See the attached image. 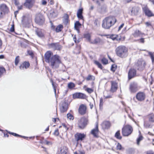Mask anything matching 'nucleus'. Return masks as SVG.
Masks as SVG:
<instances>
[{
    "instance_id": "nucleus-1",
    "label": "nucleus",
    "mask_w": 154,
    "mask_h": 154,
    "mask_svg": "<svg viewBox=\"0 0 154 154\" xmlns=\"http://www.w3.org/2000/svg\"><path fill=\"white\" fill-rule=\"evenodd\" d=\"M52 52L50 51H47L45 54V61L49 63L53 69H56L59 67V65L61 63L60 57L57 55H52Z\"/></svg>"
},
{
    "instance_id": "nucleus-2",
    "label": "nucleus",
    "mask_w": 154,
    "mask_h": 154,
    "mask_svg": "<svg viewBox=\"0 0 154 154\" xmlns=\"http://www.w3.org/2000/svg\"><path fill=\"white\" fill-rule=\"evenodd\" d=\"M116 20V17L114 16L106 17L102 21V27L104 29H109L115 24Z\"/></svg>"
},
{
    "instance_id": "nucleus-3",
    "label": "nucleus",
    "mask_w": 154,
    "mask_h": 154,
    "mask_svg": "<svg viewBox=\"0 0 154 154\" xmlns=\"http://www.w3.org/2000/svg\"><path fill=\"white\" fill-rule=\"evenodd\" d=\"M128 49L125 46L121 45L117 47L116 49L117 55L122 58L125 57L128 55Z\"/></svg>"
},
{
    "instance_id": "nucleus-4",
    "label": "nucleus",
    "mask_w": 154,
    "mask_h": 154,
    "mask_svg": "<svg viewBox=\"0 0 154 154\" xmlns=\"http://www.w3.org/2000/svg\"><path fill=\"white\" fill-rule=\"evenodd\" d=\"M133 131L131 126L129 125H126L122 129V134L124 136H128L131 134Z\"/></svg>"
},
{
    "instance_id": "nucleus-5",
    "label": "nucleus",
    "mask_w": 154,
    "mask_h": 154,
    "mask_svg": "<svg viewBox=\"0 0 154 154\" xmlns=\"http://www.w3.org/2000/svg\"><path fill=\"white\" fill-rule=\"evenodd\" d=\"M45 18L44 15L40 13L36 15L35 18V22L40 25H43L45 23Z\"/></svg>"
},
{
    "instance_id": "nucleus-6",
    "label": "nucleus",
    "mask_w": 154,
    "mask_h": 154,
    "mask_svg": "<svg viewBox=\"0 0 154 154\" xmlns=\"http://www.w3.org/2000/svg\"><path fill=\"white\" fill-rule=\"evenodd\" d=\"M88 122V120L87 118L82 117L78 119L77 124L80 128L83 129L87 125Z\"/></svg>"
},
{
    "instance_id": "nucleus-7",
    "label": "nucleus",
    "mask_w": 154,
    "mask_h": 154,
    "mask_svg": "<svg viewBox=\"0 0 154 154\" xmlns=\"http://www.w3.org/2000/svg\"><path fill=\"white\" fill-rule=\"evenodd\" d=\"M129 89L132 93H134L138 89L137 83L135 82L131 83L130 85Z\"/></svg>"
},
{
    "instance_id": "nucleus-8",
    "label": "nucleus",
    "mask_w": 154,
    "mask_h": 154,
    "mask_svg": "<svg viewBox=\"0 0 154 154\" xmlns=\"http://www.w3.org/2000/svg\"><path fill=\"white\" fill-rule=\"evenodd\" d=\"M73 97L74 98H79L81 99H85L87 97L84 94L81 93H75L73 94Z\"/></svg>"
},
{
    "instance_id": "nucleus-9",
    "label": "nucleus",
    "mask_w": 154,
    "mask_h": 154,
    "mask_svg": "<svg viewBox=\"0 0 154 154\" xmlns=\"http://www.w3.org/2000/svg\"><path fill=\"white\" fill-rule=\"evenodd\" d=\"M48 46L50 48H52L54 50H60L61 48V46L58 43H53L49 44Z\"/></svg>"
},
{
    "instance_id": "nucleus-10",
    "label": "nucleus",
    "mask_w": 154,
    "mask_h": 154,
    "mask_svg": "<svg viewBox=\"0 0 154 154\" xmlns=\"http://www.w3.org/2000/svg\"><path fill=\"white\" fill-rule=\"evenodd\" d=\"M68 152V148L65 146L61 147L58 150L57 154H66Z\"/></svg>"
},
{
    "instance_id": "nucleus-11",
    "label": "nucleus",
    "mask_w": 154,
    "mask_h": 154,
    "mask_svg": "<svg viewBox=\"0 0 154 154\" xmlns=\"http://www.w3.org/2000/svg\"><path fill=\"white\" fill-rule=\"evenodd\" d=\"M111 88L110 91L114 92L116 91L118 88L117 83L115 81H111Z\"/></svg>"
},
{
    "instance_id": "nucleus-12",
    "label": "nucleus",
    "mask_w": 154,
    "mask_h": 154,
    "mask_svg": "<svg viewBox=\"0 0 154 154\" xmlns=\"http://www.w3.org/2000/svg\"><path fill=\"white\" fill-rule=\"evenodd\" d=\"M136 71L133 69H130L128 73V78L129 79H130L135 77L136 75Z\"/></svg>"
},
{
    "instance_id": "nucleus-13",
    "label": "nucleus",
    "mask_w": 154,
    "mask_h": 154,
    "mask_svg": "<svg viewBox=\"0 0 154 154\" xmlns=\"http://www.w3.org/2000/svg\"><path fill=\"white\" fill-rule=\"evenodd\" d=\"M98 124L97 123L96 124L95 128L91 130V133L94 137H97L98 136Z\"/></svg>"
},
{
    "instance_id": "nucleus-14",
    "label": "nucleus",
    "mask_w": 154,
    "mask_h": 154,
    "mask_svg": "<svg viewBox=\"0 0 154 154\" xmlns=\"http://www.w3.org/2000/svg\"><path fill=\"white\" fill-rule=\"evenodd\" d=\"M86 109V106L83 104H81L79 109V113L81 115H83L85 113Z\"/></svg>"
},
{
    "instance_id": "nucleus-15",
    "label": "nucleus",
    "mask_w": 154,
    "mask_h": 154,
    "mask_svg": "<svg viewBox=\"0 0 154 154\" xmlns=\"http://www.w3.org/2000/svg\"><path fill=\"white\" fill-rule=\"evenodd\" d=\"M85 135L83 134L78 133L75 135V139L77 141L82 140L85 138Z\"/></svg>"
},
{
    "instance_id": "nucleus-16",
    "label": "nucleus",
    "mask_w": 154,
    "mask_h": 154,
    "mask_svg": "<svg viewBox=\"0 0 154 154\" xmlns=\"http://www.w3.org/2000/svg\"><path fill=\"white\" fill-rule=\"evenodd\" d=\"M67 104L65 102H62L60 107V111L64 112L67 110Z\"/></svg>"
},
{
    "instance_id": "nucleus-17",
    "label": "nucleus",
    "mask_w": 154,
    "mask_h": 154,
    "mask_svg": "<svg viewBox=\"0 0 154 154\" xmlns=\"http://www.w3.org/2000/svg\"><path fill=\"white\" fill-rule=\"evenodd\" d=\"M0 10L4 13H7L9 11L8 8L5 4H4L0 5Z\"/></svg>"
},
{
    "instance_id": "nucleus-18",
    "label": "nucleus",
    "mask_w": 154,
    "mask_h": 154,
    "mask_svg": "<svg viewBox=\"0 0 154 154\" xmlns=\"http://www.w3.org/2000/svg\"><path fill=\"white\" fill-rule=\"evenodd\" d=\"M145 15L149 17L154 16L153 13L146 6H145Z\"/></svg>"
},
{
    "instance_id": "nucleus-19",
    "label": "nucleus",
    "mask_w": 154,
    "mask_h": 154,
    "mask_svg": "<svg viewBox=\"0 0 154 154\" xmlns=\"http://www.w3.org/2000/svg\"><path fill=\"white\" fill-rule=\"evenodd\" d=\"M136 98L139 101H142L144 99V94L143 92H139L136 95Z\"/></svg>"
},
{
    "instance_id": "nucleus-20",
    "label": "nucleus",
    "mask_w": 154,
    "mask_h": 154,
    "mask_svg": "<svg viewBox=\"0 0 154 154\" xmlns=\"http://www.w3.org/2000/svg\"><path fill=\"white\" fill-rule=\"evenodd\" d=\"M142 62L143 60L141 59H139L138 60L136 64V66H137V68L138 69L140 70L143 69L142 68L144 66V63L143 62V65Z\"/></svg>"
},
{
    "instance_id": "nucleus-21",
    "label": "nucleus",
    "mask_w": 154,
    "mask_h": 154,
    "mask_svg": "<svg viewBox=\"0 0 154 154\" xmlns=\"http://www.w3.org/2000/svg\"><path fill=\"white\" fill-rule=\"evenodd\" d=\"M35 33L39 37L42 38L44 36V33L43 30L37 28L35 30Z\"/></svg>"
},
{
    "instance_id": "nucleus-22",
    "label": "nucleus",
    "mask_w": 154,
    "mask_h": 154,
    "mask_svg": "<svg viewBox=\"0 0 154 154\" xmlns=\"http://www.w3.org/2000/svg\"><path fill=\"white\" fill-rule=\"evenodd\" d=\"M140 9L137 7H134L132 8L131 11V14L132 15H137L138 14Z\"/></svg>"
},
{
    "instance_id": "nucleus-23",
    "label": "nucleus",
    "mask_w": 154,
    "mask_h": 154,
    "mask_svg": "<svg viewBox=\"0 0 154 154\" xmlns=\"http://www.w3.org/2000/svg\"><path fill=\"white\" fill-rule=\"evenodd\" d=\"M33 0H26L24 5L28 8H31L33 5Z\"/></svg>"
},
{
    "instance_id": "nucleus-24",
    "label": "nucleus",
    "mask_w": 154,
    "mask_h": 154,
    "mask_svg": "<svg viewBox=\"0 0 154 154\" xmlns=\"http://www.w3.org/2000/svg\"><path fill=\"white\" fill-rule=\"evenodd\" d=\"M101 125L103 129H105L109 128L110 127V124L108 121H104L102 123Z\"/></svg>"
},
{
    "instance_id": "nucleus-25",
    "label": "nucleus",
    "mask_w": 154,
    "mask_h": 154,
    "mask_svg": "<svg viewBox=\"0 0 154 154\" xmlns=\"http://www.w3.org/2000/svg\"><path fill=\"white\" fill-rule=\"evenodd\" d=\"M29 62H25L20 65V68L21 70L23 69L24 68L26 69L29 67Z\"/></svg>"
},
{
    "instance_id": "nucleus-26",
    "label": "nucleus",
    "mask_w": 154,
    "mask_h": 154,
    "mask_svg": "<svg viewBox=\"0 0 154 154\" xmlns=\"http://www.w3.org/2000/svg\"><path fill=\"white\" fill-rule=\"evenodd\" d=\"M146 118L149 121L151 122H154V114H150L146 116Z\"/></svg>"
},
{
    "instance_id": "nucleus-27",
    "label": "nucleus",
    "mask_w": 154,
    "mask_h": 154,
    "mask_svg": "<svg viewBox=\"0 0 154 154\" xmlns=\"http://www.w3.org/2000/svg\"><path fill=\"white\" fill-rule=\"evenodd\" d=\"M143 35V33H142L138 30H135L133 34V35L135 38H137L139 37H141Z\"/></svg>"
},
{
    "instance_id": "nucleus-28",
    "label": "nucleus",
    "mask_w": 154,
    "mask_h": 154,
    "mask_svg": "<svg viewBox=\"0 0 154 154\" xmlns=\"http://www.w3.org/2000/svg\"><path fill=\"white\" fill-rule=\"evenodd\" d=\"M81 26V24L79 21H76L75 23L74 28L77 31L78 33L79 32V28Z\"/></svg>"
},
{
    "instance_id": "nucleus-29",
    "label": "nucleus",
    "mask_w": 154,
    "mask_h": 154,
    "mask_svg": "<svg viewBox=\"0 0 154 154\" xmlns=\"http://www.w3.org/2000/svg\"><path fill=\"white\" fill-rule=\"evenodd\" d=\"M83 11V9L81 8L79 9L77 12V17L80 19H82L83 18V16L82 15Z\"/></svg>"
},
{
    "instance_id": "nucleus-30",
    "label": "nucleus",
    "mask_w": 154,
    "mask_h": 154,
    "mask_svg": "<svg viewBox=\"0 0 154 154\" xmlns=\"http://www.w3.org/2000/svg\"><path fill=\"white\" fill-rule=\"evenodd\" d=\"M148 54V55L150 57L152 60V63L153 64L154 63V55L153 53L146 51L145 50V54Z\"/></svg>"
},
{
    "instance_id": "nucleus-31",
    "label": "nucleus",
    "mask_w": 154,
    "mask_h": 154,
    "mask_svg": "<svg viewBox=\"0 0 154 154\" xmlns=\"http://www.w3.org/2000/svg\"><path fill=\"white\" fill-rule=\"evenodd\" d=\"M84 37L90 43L91 42V35L89 33H86L84 34Z\"/></svg>"
},
{
    "instance_id": "nucleus-32",
    "label": "nucleus",
    "mask_w": 154,
    "mask_h": 154,
    "mask_svg": "<svg viewBox=\"0 0 154 154\" xmlns=\"http://www.w3.org/2000/svg\"><path fill=\"white\" fill-rule=\"evenodd\" d=\"M107 11V7L106 5H102L101 7L100 12L102 13L106 12Z\"/></svg>"
},
{
    "instance_id": "nucleus-33",
    "label": "nucleus",
    "mask_w": 154,
    "mask_h": 154,
    "mask_svg": "<svg viewBox=\"0 0 154 154\" xmlns=\"http://www.w3.org/2000/svg\"><path fill=\"white\" fill-rule=\"evenodd\" d=\"M30 20V19H29L27 17L25 16L23 17L22 20V21L23 23H27L29 22Z\"/></svg>"
},
{
    "instance_id": "nucleus-34",
    "label": "nucleus",
    "mask_w": 154,
    "mask_h": 154,
    "mask_svg": "<svg viewBox=\"0 0 154 154\" xmlns=\"http://www.w3.org/2000/svg\"><path fill=\"white\" fill-rule=\"evenodd\" d=\"M57 16V13L55 11H52L50 13L49 17L50 18H54Z\"/></svg>"
},
{
    "instance_id": "nucleus-35",
    "label": "nucleus",
    "mask_w": 154,
    "mask_h": 154,
    "mask_svg": "<svg viewBox=\"0 0 154 154\" xmlns=\"http://www.w3.org/2000/svg\"><path fill=\"white\" fill-rule=\"evenodd\" d=\"M115 137L118 139H121L122 138V136L120 135V131H118L115 135Z\"/></svg>"
},
{
    "instance_id": "nucleus-36",
    "label": "nucleus",
    "mask_w": 154,
    "mask_h": 154,
    "mask_svg": "<svg viewBox=\"0 0 154 154\" xmlns=\"http://www.w3.org/2000/svg\"><path fill=\"white\" fill-rule=\"evenodd\" d=\"M75 87V85L74 83L70 82L68 84V87L69 89H72Z\"/></svg>"
},
{
    "instance_id": "nucleus-37",
    "label": "nucleus",
    "mask_w": 154,
    "mask_h": 154,
    "mask_svg": "<svg viewBox=\"0 0 154 154\" xmlns=\"http://www.w3.org/2000/svg\"><path fill=\"white\" fill-rule=\"evenodd\" d=\"M63 28V26L61 25H59L56 28V31L57 32H59L61 31Z\"/></svg>"
},
{
    "instance_id": "nucleus-38",
    "label": "nucleus",
    "mask_w": 154,
    "mask_h": 154,
    "mask_svg": "<svg viewBox=\"0 0 154 154\" xmlns=\"http://www.w3.org/2000/svg\"><path fill=\"white\" fill-rule=\"evenodd\" d=\"M65 18L64 21L63 22L64 23L66 24L67 25L69 22V16L67 14H66L65 15Z\"/></svg>"
},
{
    "instance_id": "nucleus-39",
    "label": "nucleus",
    "mask_w": 154,
    "mask_h": 154,
    "mask_svg": "<svg viewBox=\"0 0 154 154\" xmlns=\"http://www.w3.org/2000/svg\"><path fill=\"white\" fill-rule=\"evenodd\" d=\"M95 79V77L90 75H88V76L86 78V79L87 81H89L90 80H94Z\"/></svg>"
},
{
    "instance_id": "nucleus-40",
    "label": "nucleus",
    "mask_w": 154,
    "mask_h": 154,
    "mask_svg": "<svg viewBox=\"0 0 154 154\" xmlns=\"http://www.w3.org/2000/svg\"><path fill=\"white\" fill-rule=\"evenodd\" d=\"M100 41V40L99 38H95L94 40L93 41H91L90 43L93 44H97V43L99 42Z\"/></svg>"
},
{
    "instance_id": "nucleus-41",
    "label": "nucleus",
    "mask_w": 154,
    "mask_h": 154,
    "mask_svg": "<svg viewBox=\"0 0 154 154\" xmlns=\"http://www.w3.org/2000/svg\"><path fill=\"white\" fill-rule=\"evenodd\" d=\"M94 63L97 66L98 68L101 69H102L103 66L100 63L97 61L95 60L94 61Z\"/></svg>"
},
{
    "instance_id": "nucleus-42",
    "label": "nucleus",
    "mask_w": 154,
    "mask_h": 154,
    "mask_svg": "<svg viewBox=\"0 0 154 154\" xmlns=\"http://www.w3.org/2000/svg\"><path fill=\"white\" fill-rule=\"evenodd\" d=\"M85 91L89 94H91L94 91V89L91 88H87L85 89Z\"/></svg>"
},
{
    "instance_id": "nucleus-43",
    "label": "nucleus",
    "mask_w": 154,
    "mask_h": 154,
    "mask_svg": "<svg viewBox=\"0 0 154 154\" xmlns=\"http://www.w3.org/2000/svg\"><path fill=\"white\" fill-rule=\"evenodd\" d=\"M20 61V57L19 56H17L15 60V64L16 66H17Z\"/></svg>"
},
{
    "instance_id": "nucleus-44",
    "label": "nucleus",
    "mask_w": 154,
    "mask_h": 154,
    "mask_svg": "<svg viewBox=\"0 0 154 154\" xmlns=\"http://www.w3.org/2000/svg\"><path fill=\"white\" fill-rule=\"evenodd\" d=\"M101 62L103 64L106 65L108 63V60L106 58H103L101 60Z\"/></svg>"
},
{
    "instance_id": "nucleus-45",
    "label": "nucleus",
    "mask_w": 154,
    "mask_h": 154,
    "mask_svg": "<svg viewBox=\"0 0 154 154\" xmlns=\"http://www.w3.org/2000/svg\"><path fill=\"white\" fill-rule=\"evenodd\" d=\"M103 98H101L100 99V100L99 106L100 109H102L103 108Z\"/></svg>"
},
{
    "instance_id": "nucleus-46",
    "label": "nucleus",
    "mask_w": 154,
    "mask_h": 154,
    "mask_svg": "<svg viewBox=\"0 0 154 154\" xmlns=\"http://www.w3.org/2000/svg\"><path fill=\"white\" fill-rule=\"evenodd\" d=\"M5 71V69L3 67H0V77L3 74Z\"/></svg>"
},
{
    "instance_id": "nucleus-47",
    "label": "nucleus",
    "mask_w": 154,
    "mask_h": 154,
    "mask_svg": "<svg viewBox=\"0 0 154 154\" xmlns=\"http://www.w3.org/2000/svg\"><path fill=\"white\" fill-rule=\"evenodd\" d=\"M117 68V66L115 64H113L111 68V70L112 71L114 72L116 70Z\"/></svg>"
},
{
    "instance_id": "nucleus-48",
    "label": "nucleus",
    "mask_w": 154,
    "mask_h": 154,
    "mask_svg": "<svg viewBox=\"0 0 154 154\" xmlns=\"http://www.w3.org/2000/svg\"><path fill=\"white\" fill-rule=\"evenodd\" d=\"M122 147L121 144L119 143L117 144L116 149L117 150H121L122 149Z\"/></svg>"
},
{
    "instance_id": "nucleus-49",
    "label": "nucleus",
    "mask_w": 154,
    "mask_h": 154,
    "mask_svg": "<svg viewBox=\"0 0 154 154\" xmlns=\"http://www.w3.org/2000/svg\"><path fill=\"white\" fill-rule=\"evenodd\" d=\"M143 137L141 136H140L137 139V145L139 144L140 141L143 139Z\"/></svg>"
},
{
    "instance_id": "nucleus-50",
    "label": "nucleus",
    "mask_w": 154,
    "mask_h": 154,
    "mask_svg": "<svg viewBox=\"0 0 154 154\" xmlns=\"http://www.w3.org/2000/svg\"><path fill=\"white\" fill-rule=\"evenodd\" d=\"M117 37H118L117 35H113L110 36V38L113 40H117L118 38H117Z\"/></svg>"
},
{
    "instance_id": "nucleus-51",
    "label": "nucleus",
    "mask_w": 154,
    "mask_h": 154,
    "mask_svg": "<svg viewBox=\"0 0 154 154\" xmlns=\"http://www.w3.org/2000/svg\"><path fill=\"white\" fill-rule=\"evenodd\" d=\"M67 116L68 119H69L70 120L73 119V117L71 114L68 113L67 114Z\"/></svg>"
},
{
    "instance_id": "nucleus-52",
    "label": "nucleus",
    "mask_w": 154,
    "mask_h": 154,
    "mask_svg": "<svg viewBox=\"0 0 154 154\" xmlns=\"http://www.w3.org/2000/svg\"><path fill=\"white\" fill-rule=\"evenodd\" d=\"M51 81L52 83V86L53 88L55 93V94H56V88L57 87L56 85H55L54 84L53 82V81L51 80Z\"/></svg>"
},
{
    "instance_id": "nucleus-53",
    "label": "nucleus",
    "mask_w": 154,
    "mask_h": 154,
    "mask_svg": "<svg viewBox=\"0 0 154 154\" xmlns=\"http://www.w3.org/2000/svg\"><path fill=\"white\" fill-rule=\"evenodd\" d=\"M146 154H154V152L152 150H149L146 151Z\"/></svg>"
},
{
    "instance_id": "nucleus-54",
    "label": "nucleus",
    "mask_w": 154,
    "mask_h": 154,
    "mask_svg": "<svg viewBox=\"0 0 154 154\" xmlns=\"http://www.w3.org/2000/svg\"><path fill=\"white\" fill-rule=\"evenodd\" d=\"M8 133L11 134H12L13 135L15 136H18V137H22V136H21V135H20L18 134H17L16 133H12V132H8Z\"/></svg>"
},
{
    "instance_id": "nucleus-55",
    "label": "nucleus",
    "mask_w": 154,
    "mask_h": 154,
    "mask_svg": "<svg viewBox=\"0 0 154 154\" xmlns=\"http://www.w3.org/2000/svg\"><path fill=\"white\" fill-rule=\"evenodd\" d=\"M14 31V24L12 25L10 29V31L11 32H13Z\"/></svg>"
},
{
    "instance_id": "nucleus-56",
    "label": "nucleus",
    "mask_w": 154,
    "mask_h": 154,
    "mask_svg": "<svg viewBox=\"0 0 154 154\" xmlns=\"http://www.w3.org/2000/svg\"><path fill=\"white\" fill-rule=\"evenodd\" d=\"M54 134L57 136H58L59 134V132L58 129H56L55 130L54 132Z\"/></svg>"
},
{
    "instance_id": "nucleus-57",
    "label": "nucleus",
    "mask_w": 154,
    "mask_h": 154,
    "mask_svg": "<svg viewBox=\"0 0 154 154\" xmlns=\"http://www.w3.org/2000/svg\"><path fill=\"white\" fill-rule=\"evenodd\" d=\"M5 13H4L3 12L1 11V12H0V18L1 19L3 17L4 15L5 14Z\"/></svg>"
},
{
    "instance_id": "nucleus-58",
    "label": "nucleus",
    "mask_w": 154,
    "mask_h": 154,
    "mask_svg": "<svg viewBox=\"0 0 154 154\" xmlns=\"http://www.w3.org/2000/svg\"><path fill=\"white\" fill-rule=\"evenodd\" d=\"M73 39L75 43H78L79 42V40H76L75 35L73 37Z\"/></svg>"
},
{
    "instance_id": "nucleus-59",
    "label": "nucleus",
    "mask_w": 154,
    "mask_h": 154,
    "mask_svg": "<svg viewBox=\"0 0 154 154\" xmlns=\"http://www.w3.org/2000/svg\"><path fill=\"white\" fill-rule=\"evenodd\" d=\"M28 53L30 55L32 56L33 55V53L32 52V51H27Z\"/></svg>"
},
{
    "instance_id": "nucleus-60",
    "label": "nucleus",
    "mask_w": 154,
    "mask_h": 154,
    "mask_svg": "<svg viewBox=\"0 0 154 154\" xmlns=\"http://www.w3.org/2000/svg\"><path fill=\"white\" fill-rule=\"evenodd\" d=\"M146 25L149 27H152L151 23L150 22H147L146 23Z\"/></svg>"
},
{
    "instance_id": "nucleus-61",
    "label": "nucleus",
    "mask_w": 154,
    "mask_h": 154,
    "mask_svg": "<svg viewBox=\"0 0 154 154\" xmlns=\"http://www.w3.org/2000/svg\"><path fill=\"white\" fill-rule=\"evenodd\" d=\"M124 23L122 24L119 27L118 31L120 30L124 26Z\"/></svg>"
},
{
    "instance_id": "nucleus-62",
    "label": "nucleus",
    "mask_w": 154,
    "mask_h": 154,
    "mask_svg": "<svg viewBox=\"0 0 154 154\" xmlns=\"http://www.w3.org/2000/svg\"><path fill=\"white\" fill-rule=\"evenodd\" d=\"M139 41L140 42H141L142 43H143L144 42V38H141L139 40Z\"/></svg>"
},
{
    "instance_id": "nucleus-63",
    "label": "nucleus",
    "mask_w": 154,
    "mask_h": 154,
    "mask_svg": "<svg viewBox=\"0 0 154 154\" xmlns=\"http://www.w3.org/2000/svg\"><path fill=\"white\" fill-rule=\"evenodd\" d=\"M42 3L43 5H45L47 3V2L44 0H42Z\"/></svg>"
},
{
    "instance_id": "nucleus-64",
    "label": "nucleus",
    "mask_w": 154,
    "mask_h": 154,
    "mask_svg": "<svg viewBox=\"0 0 154 154\" xmlns=\"http://www.w3.org/2000/svg\"><path fill=\"white\" fill-rule=\"evenodd\" d=\"M90 108L91 109H92V108L93 107V104L91 103H90Z\"/></svg>"
}]
</instances>
